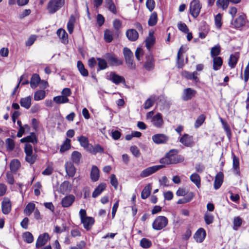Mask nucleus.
Here are the masks:
<instances>
[{
	"label": "nucleus",
	"instance_id": "nucleus-44",
	"mask_svg": "<svg viewBox=\"0 0 249 249\" xmlns=\"http://www.w3.org/2000/svg\"><path fill=\"white\" fill-rule=\"evenodd\" d=\"M7 150L9 151H13L15 147L14 141L11 138H7L5 140Z\"/></svg>",
	"mask_w": 249,
	"mask_h": 249
},
{
	"label": "nucleus",
	"instance_id": "nucleus-48",
	"mask_svg": "<svg viewBox=\"0 0 249 249\" xmlns=\"http://www.w3.org/2000/svg\"><path fill=\"white\" fill-rule=\"evenodd\" d=\"M221 48L219 45H216L211 49V55L212 57H217L220 53Z\"/></svg>",
	"mask_w": 249,
	"mask_h": 249
},
{
	"label": "nucleus",
	"instance_id": "nucleus-60",
	"mask_svg": "<svg viewBox=\"0 0 249 249\" xmlns=\"http://www.w3.org/2000/svg\"><path fill=\"white\" fill-rule=\"evenodd\" d=\"M110 183L116 190L117 189L118 182L114 174H112L110 176Z\"/></svg>",
	"mask_w": 249,
	"mask_h": 249
},
{
	"label": "nucleus",
	"instance_id": "nucleus-29",
	"mask_svg": "<svg viewBox=\"0 0 249 249\" xmlns=\"http://www.w3.org/2000/svg\"><path fill=\"white\" fill-rule=\"evenodd\" d=\"M106 185L104 183L100 184L93 191L92 196L94 198L97 197L99 196L102 192L106 189Z\"/></svg>",
	"mask_w": 249,
	"mask_h": 249
},
{
	"label": "nucleus",
	"instance_id": "nucleus-17",
	"mask_svg": "<svg viewBox=\"0 0 249 249\" xmlns=\"http://www.w3.org/2000/svg\"><path fill=\"white\" fill-rule=\"evenodd\" d=\"M20 141L21 143L26 142V143H28V142H31L33 144H36L37 143L38 140L35 133L32 132L29 136L22 138Z\"/></svg>",
	"mask_w": 249,
	"mask_h": 249
},
{
	"label": "nucleus",
	"instance_id": "nucleus-13",
	"mask_svg": "<svg viewBox=\"0 0 249 249\" xmlns=\"http://www.w3.org/2000/svg\"><path fill=\"white\" fill-rule=\"evenodd\" d=\"M196 93V90L191 88H187L183 90L182 99L184 101H188L194 97Z\"/></svg>",
	"mask_w": 249,
	"mask_h": 249
},
{
	"label": "nucleus",
	"instance_id": "nucleus-14",
	"mask_svg": "<svg viewBox=\"0 0 249 249\" xmlns=\"http://www.w3.org/2000/svg\"><path fill=\"white\" fill-rule=\"evenodd\" d=\"M179 142L186 147H191L193 145V137L184 134L179 139Z\"/></svg>",
	"mask_w": 249,
	"mask_h": 249
},
{
	"label": "nucleus",
	"instance_id": "nucleus-10",
	"mask_svg": "<svg viewBox=\"0 0 249 249\" xmlns=\"http://www.w3.org/2000/svg\"><path fill=\"white\" fill-rule=\"evenodd\" d=\"M152 139L156 144L166 143L169 140L168 137L164 134H155L152 136Z\"/></svg>",
	"mask_w": 249,
	"mask_h": 249
},
{
	"label": "nucleus",
	"instance_id": "nucleus-55",
	"mask_svg": "<svg viewBox=\"0 0 249 249\" xmlns=\"http://www.w3.org/2000/svg\"><path fill=\"white\" fill-rule=\"evenodd\" d=\"M204 218L205 223L207 225H210L213 222V216L212 214H211L208 212H206L205 213Z\"/></svg>",
	"mask_w": 249,
	"mask_h": 249
},
{
	"label": "nucleus",
	"instance_id": "nucleus-35",
	"mask_svg": "<svg viewBox=\"0 0 249 249\" xmlns=\"http://www.w3.org/2000/svg\"><path fill=\"white\" fill-rule=\"evenodd\" d=\"M77 67L81 74L83 76H88V71L85 68L84 65L81 61H78L77 63Z\"/></svg>",
	"mask_w": 249,
	"mask_h": 249
},
{
	"label": "nucleus",
	"instance_id": "nucleus-20",
	"mask_svg": "<svg viewBox=\"0 0 249 249\" xmlns=\"http://www.w3.org/2000/svg\"><path fill=\"white\" fill-rule=\"evenodd\" d=\"M65 170L67 174L70 177H73L75 174L76 169L73 163L71 162H66L65 163Z\"/></svg>",
	"mask_w": 249,
	"mask_h": 249
},
{
	"label": "nucleus",
	"instance_id": "nucleus-56",
	"mask_svg": "<svg viewBox=\"0 0 249 249\" xmlns=\"http://www.w3.org/2000/svg\"><path fill=\"white\" fill-rule=\"evenodd\" d=\"M229 3V0H217L216 1L217 6L221 7L224 10L228 7Z\"/></svg>",
	"mask_w": 249,
	"mask_h": 249
},
{
	"label": "nucleus",
	"instance_id": "nucleus-63",
	"mask_svg": "<svg viewBox=\"0 0 249 249\" xmlns=\"http://www.w3.org/2000/svg\"><path fill=\"white\" fill-rule=\"evenodd\" d=\"M155 2L154 0H147L146 5L150 11H153L154 9Z\"/></svg>",
	"mask_w": 249,
	"mask_h": 249
},
{
	"label": "nucleus",
	"instance_id": "nucleus-27",
	"mask_svg": "<svg viewBox=\"0 0 249 249\" xmlns=\"http://www.w3.org/2000/svg\"><path fill=\"white\" fill-rule=\"evenodd\" d=\"M198 73L196 71H194L193 73L184 71L182 72V76L184 77L185 78L190 80H195L196 82H197L198 81V78H197Z\"/></svg>",
	"mask_w": 249,
	"mask_h": 249
},
{
	"label": "nucleus",
	"instance_id": "nucleus-42",
	"mask_svg": "<svg viewBox=\"0 0 249 249\" xmlns=\"http://www.w3.org/2000/svg\"><path fill=\"white\" fill-rule=\"evenodd\" d=\"M158 17L157 14L156 12H153L150 16L149 18L148 24L150 26H153L155 25L157 22Z\"/></svg>",
	"mask_w": 249,
	"mask_h": 249
},
{
	"label": "nucleus",
	"instance_id": "nucleus-21",
	"mask_svg": "<svg viewBox=\"0 0 249 249\" xmlns=\"http://www.w3.org/2000/svg\"><path fill=\"white\" fill-rule=\"evenodd\" d=\"M224 175L221 172H219L217 174L215 177L214 181V188L215 190H217L221 186L223 181Z\"/></svg>",
	"mask_w": 249,
	"mask_h": 249
},
{
	"label": "nucleus",
	"instance_id": "nucleus-28",
	"mask_svg": "<svg viewBox=\"0 0 249 249\" xmlns=\"http://www.w3.org/2000/svg\"><path fill=\"white\" fill-rule=\"evenodd\" d=\"M56 33L57 36H58L59 38L62 40V42L63 43L66 44L68 43V34L64 30L62 29H59L57 31Z\"/></svg>",
	"mask_w": 249,
	"mask_h": 249
},
{
	"label": "nucleus",
	"instance_id": "nucleus-34",
	"mask_svg": "<svg viewBox=\"0 0 249 249\" xmlns=\"http://www.w3.org/2000/svg\"><path fill=\"white\" fill-rule=\"evenodd\" d=\"M223 63V61L220 57H214L213 59V69L215 71L220 69Z\"/></svg>",
	"mask_w": 249,
	"mask_h": 249
},
{
	"label": "nucleus",
	"instance_id": "nucleus-11",
	"mask_svg": "<svg viewBox=\"0 0 249 249\" xmlns=\"http://www.w3.org/2000/svg\"><path fill=\"white\" fill-rule=\"evenodd\" d=\"M49 239V235L48 233H44L39 235L36 244V248L42 247L45 245Z\"/></svg>",
	"mask_w": 249,
	"mask_h": 249
},
{
	"label": "nucleus",
	"instance_id": "nucleus-7",
	"mask_svg": "<svg viewBox=\"0 0 249 249\" xmlns=\"http://www.w3.org/2000/svg\"><path fill=\"white\" fill-rule=\"evenodd\" d=\"M164 166L163 165H155L151 167H148L145 169L143 170L141 173L140 176L142 178L147 177L152 174L155 173L157 171L164 167Z\"/></svg>",
	"mask_w": 249,
	"mask_h": 249
},
{
	"label": "nucleus",
	"instance_id": "nucleus-40",
	"mask_svg": "<svg viewBox=\"0 0 249 249\" xmlns=\"http://www.w3.org/2000/svg\"><path fill=\"white\" fill-rule=\"evenodd\" d=\"M35 209V204L33 203H29L24 210V213L28 216L31 215Z\"/></svg>",
	"mask_w": 249,
	"mask_h": 249
},
{
	"label": "nucleus",
	"instance_id": "nucleus-30",
	"mask_svg": "<svg viewBox=\"0 0 249 249\" xmlns=\"http://www.w3.org/2000/svg\"><path fill=\"white\" fill-rule=\"evenodd\" d=\"M32 98L30 96L25 98H22L20 101V104L21 107L29 109L31 105Z\"/></svg>",
	"mask_w": 249,
	"mask_h": 249
},
{
	"label": "nucleus",
	"instance_id": "nucleus-33",
	"mask_svg": "<svg viewBox=\"0 0 249 249\" xmlns=\"http://www.w3.org/2000/svg\"><path fill=\"white\" fill-rule=\"evenodd\" d=\"M190 179L197 188H199L201 185V178L199 175L196 173L192 174L190 177Z\"/></svg>",
	"mask_w": 249,
	"mask_h": 249
},
{
	"label": "nucleus",
	"instance_id": "nucleus-62",
	"mask_svg": "<svg viewBox=\"0 0 249 249\" xmlns=\"http://www.w3.org/2000/svg\"><path fill=\"white\" fill-rule=\"evenodd\" d=\"M130 151L131 152V153H132V154L135 157H138L140 156L141 153H140L139 149L136 146H135V145L132 146L131 147H130Z\"/></svg>",
	"mask_w": 249,
	"mask_h": 249
},
{
	"label": "nucleus",
	"instance_id": "nucleus-15",
	"mask_svg": "<svg viewBox=\"0 0 249 249\" xmlns=\"http://www.w3.org/2000/svg\"><path fill=\"white\" fill-rule=\"evenodd\" d=\"M206 235L205 231L203 228H199L195 233L194 238L197 242L201 243Z\"/></svg>",
	"mask_w": 249,
	"mask_h": 249
},
{
	"label": "nucleus",
	"instance_id": "nucleus-1",
	"mask_svg": "<svg viewBox=\"0 0 249 249\" xmlns=\"http://www.w3.org/2000/svg\"><path fill=\"white\" fill-rule=\"evenodd\" d=\"M174 150H170L164 158H161L160 162L163 164H173L182 162L184 159L181 155H175Z\"/></svg>",
	"mask_w": 249,
	"mask_h": 249
},
{
	"label": "nucleus",
	"instance_id": "nucleus-18",
	"mask_svg": "<svg viewBox=\"0 0 249 249\" xmlns=\"http://www.w3.org/2000/svg\"><path fill=\"white\" fill-rule=\"evenodd\" d=\"M2 213L5 214H8L11 210L10 201L8 198H5L1 203Z\"/></svg>",
	"mask_w": 249,
	"mask_h": 249
},
{
	"label": "nucleus",
	"instance_id": "nucleus-58",
	"mask_svg": "<svg viewBox=\"0 0 249 249\" xmlns=\"http://www.w3.org/2000/svg\"><path fill=\"white\" fill-rule=\"evenodd\" d=\"M36 160L35 155L31 154L26 155L25 160L27 162L32 164L35 163Z\"/></svg>",
	"mask_w": 249,
	"mask_h": 249
},
{
	"label": "nucleus",
	"instance_id": "nucleus-2",
	"mask_svg": "<svg viewBox=\"0 0 249 249\" xmlns=\"http://www.w3.org/2000/svg\"><path fill=\"white\" fill-rule=\"evenodd\" d=\"M65 0H50L48 3L47 9L50 14L59 10L64 4Z\"/></svg>",
	"mask_w": 249,
	"mask_h": 249
},
{
	"label": "nucleus",
	"instance_id": "nucleus-53",
	"mask_svg": "<svg viewBox=\"0 0 249 249\" xmlns=\"http://www.w3.org/2000/svg\"><path fill=\"white\" fill-rule=\"evenodd\" d=\"M155 101V97L151 96L147 99L145 102L144 108L145 109L150 108L154 105Z\"/></svg>",
	"mask_w": 249,
	"mask_h": 249
},
{
	"label": "nucleus",
	"instance_id": "nucleus-23",
	"mask_svg": "<svg viewBox=\"0 0 249 249\" xmlns=\"http://www.w3.org/2000/svg\"><path fill=\"white\" fill-rule=\"evenodd\" d=\"M126 36L128 39L131 41H136L139 37V34L135 29H128L127 30Z\"/></svg>",
	"mask_w": 249,
	"mask_h": 249
},
{
	"label": "nucleus",
	"instance_id": "nucleus-50",
	"mask_svg": "<svg viewBox=\"0 0 249 249\" xmlns=\"http://www.w3.org/2000/svg\"><path fill=\"white\" fill-rule=\"evenodd\" d=\"M152 245V243L149 239L143 238L140 241V246L144 249H148Z\"/></svg>",
	"mask_w": 249,
	"mask_h": 249
},
{
	"label": "nucleus",
	"instance_id": "nucleus-12",
	"mask_svg": "<svg viewBox=\"0 0 249 249\" xmlns=\"http://www.w3.org/2000/svg\"><path fill=\"white\" fill-rule=\"evenodd\" d=\"M246 23L245 16L242 15L236 18L231 21L232 25L236 29L239 28L243 26Z\"/></svg>",
	"mask_w": 249,
	"mask_h": 249
},
{
	"label": "nucleus",
	"instance_id": "nucleus-51",
	"mask_svg": "<svg viewBox=\"0 0 249 249\" xmlns=\"http://www.w3.org/2000/svg\"><path fill=\"white\" fill-rule=\"evenodd\" d=\"M75 19L73 16H71V19L67 24V29L70 34H72L74 28V23Z\"/></svg>",
	"mask_w": 249,
	"mask_h": 249
},
{
	"label": "nucleus",
	"instance_id": "nucleus-38",
	"mask_svg": "<svg viewBox=\"0 0 249 249\" xmlns=\"http://www.w3.org/2000/svg\"><path fill=\"white\" fill-rule=\"evenodd\" d=\"M151 186L150 184L147 185L143 189L141 193V197L142 199H145L147 198L150 194Z\"/></svg>",
	"mask_w": 249,
	"mask_h": 249
},
{
	"label": "nucleus",
	"instance_id": "nucleus-4",
	"mask_svg": "<svg viewBox=\"0 0 249 249\" xmlns=\"http://www.w3.org/2000/svg\"><path fill=\"white\" fill-rule=\"evenodd\" d=\"M168 224L167 218L164 216H159L156 218L152 223V228L157 231L165 228Z\"/></svg>",
	"mask_w": 249,
	"mask_h": 249
},
{
	"label": "nucleus",
	"instance_id": "nucleus-22",
	"mask_svg": "<svg viewBox=\"0 0 249 249\" xmlns=\"http://www.w3.org/2000/svg\"><path fill=\"white\" fill-rule=\"evenodd\" d=\"M75 197L72 195L66 196L62 200V205L63 207H68L73 203Z\"/></svg>",
	"mask_w": 249,
	"mask_h": 249
},
{
	"label": "nucleus",
	"instance_id": "nucleus-57",
	"mask_svg": "<svg viewBox=\"0 0 249 249\" xmlns=\"http://www.w3.org/2000/svg\"><path fill=\"white\" fill-rule=\"evenodd\" d=\"M61 191L64 194L65 193L68 192L70 191L69 183L68 181H65L63 182L60 187Z\"/></svg>",
	"mask_w": 249,
	"mask_h": 249
},
{
	"label": "nucleus",
	"instance_id": "nucleus-26",
	"mask_svg": "<svg viewBox=\"0 0 249 249\" xmlns=\"http://www.w3.org/2000/svg\"><path fill=\"white\" fill-rule=\"evenodd\" d=\"M77 140L79 142L81 146L86 149L87 151H88V149L91 144L89 143L88 138L85 136H82L78 137Z\"/></svg>",
	"mask_w": 249,
	"mask_h": 249
},
{
	"label": "nucleus",
	"instance_id": "nucleus-41",
	"mask_svg": "<svg viewBox=\"0 0 249 249\" xmlns=\"http://www.w3.org/2000/svg\"><path fill=\"white\" fill-rule=\"evenodd\" d=\"M53 100L57 104H64L68 103L69 101L68 98L64 97L63 95L55 96L53 97Z\"/></svg>",
	"mask_w": 249,
	"mask_h": 249
},
{
	"label": "nucleus",
	"instance_id": "nucleus-39",
	"mask_svg": "<svg viewBox=\"0 0 249 249\" xmlns=\"http://www.w3.org/2000/svg\"><path fill=\"white\" fill-rule=\"evenodd\" d=\"M239 58V56L238 54H231L229 59V61L228 62L229 66L231 68H233L235 67L237 62L238 61V59Z\"/></svg>",
	"mask_w": 249,
	"mask_h": 249
},
{
	"label": "nucleus",
	"instance_id": "nucleus-24",
	"mask_svg": "<svg viewBox=\"0 0 249 249\" xmlns=\"http://www.w3.org/2000/svg\"><path fill=\"white\" fill-rule=\"evenodd\" d=\"M40 81V78L38 74H33L30 81V86L31 87L35 89H36Z\"/></svg>",
	"mask_w": 249,
	"mask_h": 249
},
{
	"label": "nucleus",
	"instance_id": "nucleus-49",
	"mask_svg": "<svg viewBox=\"0 0 249 249\" xmlns=\"http://www.w3.org/2000/svg\"><path fill=\"white\" fill-rule=\"evenodd\" d=\"M233 223V229L237 231L238 228L242 225V220L239 216H237L234 218Z\"/></svg>",
	"mask_w": 249,
	"mask_h": 249
},
{
	"label": "nucleus",
	"instance_id": "nucleus-31",
	"mask_svg": "<svg viewBox=\"0 0 249 249\" xmlns=\"http://www.w3.org/2000/svg\"><path fill=\"white\" fill-rule=\"evenodd\" d=\"M155 38L152 33H149V36L145 40V45L147 49L150 50L152 46L154 44Z\"/></svg>",
	"mask_w": 249,
	"mask_h": 249
},
{
	"label": "nucleus",
	"instance_id": "nucleus-36",
	"mask_svg": "<svg viewBox=\"0 0 249 249\" xmlns=\"http://www.w3.org/2000/svg\"><path fill=\"white\" fill-rule=\"evenodd\" d=\"M98 61V66L97 71L104 70L107 67V64L106 60L102 58H97Z\"/></svg>",
	"mask_w": 249,
	"mask_h": 249
},
{
	"label": "nucleus",
	"instance_id": "nucleus-6",
	"mask_svg": "<svg viewBox=\"0 0 249 249\" xmlns=\"http://www.w3.org/2000/svg\"><path fill=\"white\" fill-rule=\"evenodd\" d=\"M104 56L105 58L108 61V63L111 66H118L123 64L122 61L117 58L113 53H107Z\"/></svg>",
	"mask_w": 249,
	"mask_h": 249
},
{
	"label": "nucleus",
	"instance_id": "nucleus-52",
	"mask_svg": "<svg viewBox=\"0 0 249 249\" xmlns=\"http://www.w3.org/2000/svg\"><path fill=\"white\" fill-rule=\"evenodd\" d=\"M221 120L223 128L226 133L227 136L230 139L231 136V129L226 122H224L222 119H221Z\"/></svg>",
	"mask_w": 249,
	"mask_h": 249
},
{
	"label": "nucleus",
	"instance_id": "nucleus-3",
	"mask_svg": "<svg viewBox=\"0 0 249 249\" xmlns=\"http://www.w3.org/2000/svg\"><path fill=\"white\" fill-rule=\"evenodd\" d=\"M123 53L125 63L128 68L131 70H134L136 65L133 61V53L132 51L129 48L125 47L123 50Z\"/></svg>",
	"mask_w": 249,
	"mask_h": 249
},
{
	"label": "nucleus",
	"instance_id": "nucleus-37",
	"mask_svg": "<svg viewBox=\"0 0 249 249\" xmlns=\"http://www.w3.org/2000/svg\"><path fill=\"white\" fill-rule=\"evenodd\" d=\"M20 166L19 160L17 159L13 160L10 164V170L13 172H16Z\"/></svg>",
	"mask_w": 249,
	"mask_h": 249
},
{
	"label": "nucleus",
	"instance_id": "nucleus-45",
	"mask_svg": "<svg viewBox=\"0 0 249 249\" xmlns=\"http://www.w3.org/2000/svg\"><path fill=\"white\" fill-rule=\"evenodd\" d=\"M81 157V153L78 151H73L71 154V160L76 164L79 163Z\"/></svg>",
	"mask_w": 249,
	"mask_h": 249
},
{
	"label": "nucleus",
	"instance_id": "nucleus-43",
	"mask_svg": "<svg viewBox=\"0 0 249 249\" xmlns=\"http://www.w3.org/2000/svg\"><path fill=\"white\" fill-rule=\"evenodd\" d=\"M46 95V93L44 90H39L35 92L34 94V99L36 101H39L43 99Z\"/></svg>",
	"mask_w": 249,
	"mask_h": 249
},
{
	"label": "nucleus",
	"instance_id": "nucleus-46",
	"mask_svg": "<svg viewBox=\"0 0 249 249\" xmlns=\"http://www.w3.org/2000/svg\"><path fill=\"white\" fill-rule=\"evenodd\" d=\"M206 119V116L204 114H201L196 119L194 126L196 128H198L204 123Z\"/></svg>",
	"mask_w": 249,
	"mask_h": 249
},
{
	"label": "nucleus",
	"instance_id": "nucleus-25",
	"mask_svg": "<svg viewBox=\"0 0 249 249\" xmlns=\"http://www.w3.org/2000/svg\"><path fill=\"white\" fill-rule=\"evenodd\" d=\"M88 151L92 154L96 155L97 153H104V150L100 144H97L94 146L91 145Z\"/></svg>",
	"mask_w": 249,
	"mask_h": 249
},
{
	"label": "nucleus",
	"instance_id": "nucleus-8",
	"mask_svg": "<svg viewBox=\"0 0 249 249\" xmlns=\"http://www.w3.org/2000/svg\"><path fill=\"white\" fill-rule=\"evenodd\" d=\"M143 67L148 71H151L154 70L155 61L152 54H150L146 56V61L144 63Z\"/></svg>",
	"mask_w": 249,
	"mask_h": 249
},
{
	"label": "nucleus",
	"instance_id": "nucleus-61",
	"mask_svg": "<svg viewBox=\"0 0 249 249\" xmlns=\"http://www.w3.org/2000/svg\"><path fill=\"white\" fill-rule=\"evenodd\" d=\"M104 38L105 41L107 43H109L112 41L113 40V37L109 31L107 30L105 31L104 34Z\"/></svg>",
	"mask_w": 249,
	"mask_h": 249
},
{
	"label": "nucleus",
	"instance_id": "nucleus-19",
	"mask_svg": "<svg viewBox=\"0 0 249 249\" xmlns=\"http://www.w3.org/2000/svg\"><path fill=\"white\" fill-rule=\"evenodd\" d=\"M94 219L93 217L88 216L81 220V223L83 224L84 228L86 230L89 231L94 224Z\"/></svg>",
	"mask_w": 249,
	"mask_h": 249
},
{
	"label": "nucleus",
	"instance_id": "nucleus-16",
	"mask_svg": "<svg viewBox=\"0 0 249 249\" xmlns=\"http://www.w3.org/2000/svg\"><path fill=\"white\" fill-rule=\"evenodd\" d=\"M153 124L157 128H160L162 126L163 121L162 115L158 113L154 115L152 119Z\"/></svg>",
	"mask_w": 249,
	"mask_h": 249
},
{
	"label": "nucleus",
	"instance_id": "nucleus-64",
	"mask_svg": "<svg viewBox=\"0 0 249 249\" xmlns=\"http://www.w3.org/2000/svg\"><path fill=\"white\" fill-rule=\"evenodd\" d=\"M36 39V36L32 35V36H30L28 38V39L27 40V41L26 42V43H25L26 45L27 46H31L33 44V43H34V42L35 41Z\"/></svg>",
	"mask_w": 249,
	"mask_h": 249
},
{
	"label": "nucleus",
	"instance_id": "nucleus-32",
	"mask_svg": "<svg viewBox=\"0 0 249 249\" xmlns=\"http://www.w3.org/2000/svg\"><path fill=\"white\" fill-rule=\"evenodd\" d=\"M90 178L92 181H96L99 178V170L97 166H93L90 173Z\"/></svg>",
	"mask_w": 249,
	"mask_h": 249
},
{
	"label": "nucleus",
	"instance_id": "nucleus-47",
	"mask_svg": "<svg viewBox=\"0 0 249 249\" xmlns=\"http://www.w3.org/2000/svg\"><path fill=\"white\" fill-rule=\"evenodd\" d=\"M24 240L27 243H31L34 241V236L33 234L29 231L24 232L23 234Z\"/></svg>",
	"mask_w": 249,
	"mask_h": 249
},
{
	"label": "nucleus",
	"instance_id": "nucleus-59",
	"mask_svg": "<svg viewBox=\"0 0 249 249\" xmlns=\"http://www.w3.org/2000/svg\"><path fill=\"white\" fill-rule=\"evenodd\" d=\"M178 29L184 33H187L189 32V29L187 25L184 23L180 22L178 24Z\"/></svg>",
	"mask_w": 249,
	"mask_h": 249
},
{
	"label": "nucleus",
	"instance_id": "nucleus-9",
	"mask_svg": "<svg viewBox=\"0 0 249 249\" xmlns=\"http://www.w3.org/2000/svg\"><path fill=\"white\" fill-rule=\"evenodd\" d=\"M107 77L108 80L112 81L116 85L119 84L122 82H125V79L123 76H120L113 71L110 72Z\"/></svg>",
	"mask_w": 249,
	"mask_h": 249
},
{
	"label": "nucleus",
	"instance_id": "nucleus-5",
	"mask_svg": "<svg viewBox=\"0 0 249 249\" xmlns=\"http://www.w3.org/2000/svg\"><path fill=\"white\" fill-rule=\"evenodd\" d=\"M201 9V5L199 0H193L190 4V13L194 18L198 17Z\"/></svg>",
	"mask_w": 249,
	"mask_h": 249
},
{
	"label": "nucleus",
	"instance_id": "nucleus-54",
	"mask_svg": "<svg viewBox=\"0 0 249 249\" xmlns=\"http://www.w3.org/2000/svg\"><path fill=\"white\" fill-rule=\"evenodd\" d=\"M70 142L71 140L69 139H67L63 144L61 146L60 151L62 153L68 150L71 146Z\"/></svg>",
	"mask_w": 249,
	"mask_h": 249
}]
</instances>
